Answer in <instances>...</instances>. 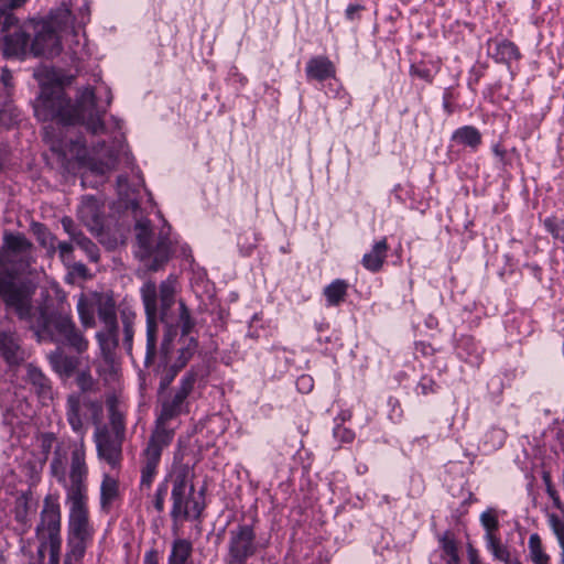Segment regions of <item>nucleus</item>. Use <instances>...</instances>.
<instances>
[{
    "instance_id": "obj_1",
    "label": "nucleus",
    "mask_w": 564,
    "mask_h": 564,
    "mask_svg": "<svg viewBox=\"0 0 564 564\" xmlns=\"http://www.w3.org/2000/svg\"><path fill=\"white\" fill-rule=\"evenodd\" d=\"M32 247L23 234L4 232L0 249V299L20 319L31 317L35 286L28 281H17L15 275L30 267Z\"/></svg>"
},
{
    "instance_id": "obj_2",
    "label": "nucleus",
    "mask_w": 564,
    "mask_h": 564,
    "mask_svg": "<svg viewBox=\"0 0 564 564\" xmlns=\"http://www.w3.org/2000/svg\"><path fill=\"white\" fill-rule=\"evenodd\" d=\"M33 108L35 117L41 121L56 120L63 128L84 124L93 134L105 131L102 116L106 110L97 107L95 91L90 86L78 90L75 102L62 87H43Z\"/></svg>"
},
{
    "instance_id": "obj_3",
    "label": "nucleus",
    "mask_w": 564,
    "mask_h": 564,
    "mask_svg": "<svg viewBox=\"0 0 564 564\" xmlns=\"http://www.w3.org/2000/svg\"><path fill=\"white\" fill-rule=\"evenodd\" d=\"M37 339L63 344L77 354H84L89 341L77 328L72 316L63 308L48 311L47 306H40L36 312H31V317L25 319Z\"/></svg>"
},
{
    "instance_id": "obj_4",
    "label": "nucleus",
    "mask_w": 564,
    "mask_h": 564,
    "mask_svg": "<svg viewBox=\"0 0 564 564\" xmlns=\"http://www.w3.org/2000/svg\"><path fill=\"white\" fill-rule=\"evenodd\" d=\"M171 227L162 226L156 232L147 218L137 219L134 235L137 241L135 257L149 271L161 270L171 259L173 241L170 238Z\"/></svg>"
},
{
    "instance_id": "obj_5",
    "label": "nucleus",
    "mask_w": 564,
    "mask_h": 564,
    "mask_svg": "<svg viewBox=\"0 0 564 564\" xmlns=\"http://www.w3.org/2000/svg\"><path fill=\"white\" fill-rule=\"evenodd\" d=\"M35 534L40 542L37 549L40 564H44L46 554H48L47 564H58L62 545L61 506L58 499L52 495L44 498Z\"/></svg>"
},
{
    "instance_id": "obj_6",
    "label": "nucleus",
    "mask_w": 564,
    "mask_h": 564,
    "mask_svg": "<svg viewBox=\"0 0 564 564\" xmlns=\"http://www.w3.org/2000/svg\"><path fill=\"white\" fill-rule=\"evenodd\" d=\"M172 500L171 517L174 521L180 519H198L204 506L194 497V486L188 485L187 473L178 471L172 477Z\"/></svg>"
},
{
    "instance_id": "obj_7",
    "label": "nucleus",
    "mask_w": 564,
    "mask_h": 564,
    "mask_svg": "<svg viewBox=\"0 0 564 564\" xmlns=\"http://www.w3.org/2000/svg\"><path fill=\"white\" fill-rule=\"evenodd\" d=\"M70 465L68 473L65 471V484H62L66 498L88 497V465L86 463V445L83 438L69 445Z\"/></svg>"
},
{
    "instance_id": "obj_8",
    "label": "nucleus",
    "mask_w": 564,
    "mask_h": 564,
    "mask_svg": "<svg viewBox=\"0 0 564 564\" xmlns=\"http://www.w3.org/2000/svg\"><path fill=\"white\" fill-rule=\"evenodd\" d=\"M44 140L50 145L52 152L58 155L63 165L72 160L80 163L86 161V141L82 135H72L68 129L65 135H62V132H56V128L53 124H48L44 127Z\"/></svg>"
},
{
    "instance_id": "obj_9",
    "label": "nucleus",
    "mask_w": 564,
    "mask_h": 564,
    "mask_svg": "<svg viewBox=\"0 0 564 564\" xmlns=\"http://www.w3.org/2000/svg\"><path fill=\"white\" fill-rule=\"evenodd\" d=\"M196 380L197 373L191 370L183 376L176 389L169 393L161 391V409L158 419L172 422L180 414L188 412L187 398L192 393Z\"/></svg>"
},
{
    "instance_id": "obj_10",
    "label": "nucleus",
    "mask_w": 564,
    "mask_h": 564,
    "mask_svg": "<svg viewBox=\"0 0 564 564\" xmlns=\"http://www.w3.org/2000/svg\"><path fill=\"white\" fill-rule=\"evenodd\" d=\"M258 550L256 533L248 524L238 525L229 532L227 564H246Z\"/></svg>"
},
{
    "instance_id": "obj_11",
    "label": "nucleus",
    "mask_w": 564,
    "mask_h": 564,
    "mask_svg": "<svg viewBox=\"0 0 564 564\" xmlns=\"http://www.w3.org/2000/svg\"><path fill=\"white\" fill-rule=\"evenodd\" d=\"M141 297L144 305L147 315V352L145 364L153 362L156 356V340H158V305H156V284L153 281L143 283L141 290Z\"/></svg>"
},
{
    "instance_id": "obj_12",
    "label": "nucleus",
    "mask_w": 564,
    "mask_h": 564,
    "mask_svg": "<svg viewBox=\"0 0 564 564\" xmlns=\"http://www.w3.org/2000/svg\"><path fill=\"white\" fill-rule=\"evenodd\" d=\"M90 411L94 415L101 411V404L82 393H70L66 399V420L73 432L84 440L87 432V414Z\"/></svg>"
},
{
    "instance_id": "obj_13",
    "label": "nucleus",
    "mask_w": 564,
    "mask_h": 564,
    "mask_svg": "<svg viewBox=\"0 0 564 564\" xmlns=\"http://www.w3.org/2000/svg\"><path fill=\"white\" fill-rule=\"evenodd\" d=\"M88 497H68V539L93 540L94 528L89 521Z\"/></svg>"
},
{
    "instance_id": "obj_14",
    "label": "nucleus",
    "mask_w": 564,
    "mask_h": 564,
    "mask_svg": "<svg viewBox=\"0 0 564 564\" xmlns=\"http://www.w3.org/2000/svg\"><path fill=\"white\" fill-rule=\"evenodd\" d=\"M123 440V436L110 433L108 426H98L94 433L98 458L106 462L113 469L119 468L122 462Z\"/></svg>"
},
{
    "instance_id": "obj_15",
    "label": "nucleus",
    "mask_w": 564,
    "mask_h": 564,
    "mask_svg": "<svg viewBox=\"0 0 564 564\" xmlns=\"http://www.w3.org/2000/svg\"><path fill=\"white\" fill-rule=\"evenodd\" d=\"M35 32L30 51L35 56L54 57L62 51V44L55 28L46 21H31Z\"/></svg>"
},
{
    "instance_id": "obj_16",
    "label": "nucleus",
    "mask_w": 564,
    "mask_h": 564,
    "mask_svg": "<svg viewBox=\"0 0 564 564\" xmlns=\"http://www.w3.org/2000/svg\"><path fill=\"white\" fill-rule=\"evenodd\" d=\"M176 288L177 279L174 275H169L156 286L158 313L160 319L167 325H172L174 321L172 308L176 303Z\"/></svg>"
},
{
    "instance_id": "obj_17",
    "label": "nucleus",
    "mask_w": 564,
    "mask_h": 564,
    "mask_svg": "<svg viewBox=\"0 0 564 564\" xmlns=\"http://www.w3.org/2000/svg\"><path fill=\"white\" fill-rule=\"evenodd\" d=\"M174 433L175 427L172 425V422L156 417L155 427L143 452L148 454L153 453L155 456L161 457L163 449L172 443Z\"/></svg>"
},
{
    "instance_id": "obj_18",
    "label": "nucleus",
    "mask_w": 564,
    "mask_h": 564,
    "mask_svg": "<svg viewBox=\"0 0 564 564\" xmlns=\"http://www.w3.org/2000/svg\"><path fill=\"white\" fill-rule=\"evenodd\" d=\"M78 219L95 235L102 228L101 206L94 197H85L77 209Z\"/></svg>"
},
{
    "instance_id": "obj_19",
    "label": "nucleus",
    "mask_w": 564,
    "mask_h": 564,
    "mask_svg": "<svg viewBox=\"0 0 564 564\" xmlns=\"http://www.w3.org/2000/svg\"><path fill=\"white\" fill-rule=\"evenodd\" d=\"M0 354L10 366L20 365L25 359L15 333L0 330Z\"/></svg>"
},
{
    "instance_id": "obj_20",
    "label": "nucleus",
    "mask_w": 564,
    "mask_h": 564,
    "mask_svg": "<svg viewBox=\"0 0 564 564\" xmlns=\"http://www.w3.org/2000/svg\"><path fill=\"white\" fill-rule=\"evenodd\" d=\"M96 339L104 361L112 367L116 349L119 346V326L104 327L96 333Z\"/></svg>"
},
{
    "instance_id": "obj_21",
    "label": "nucleus",
    "mask_w": 564,
    "mask_h": 564,
    "mask_svg": "<svg viewBox=\"0 0 564 564\" xmlns=\"http://www.w3.org/2000/svg\"><path fill=\"white\" fill-rule=\"evenodd\" d=\"M29 29H32L31 22L23 28H17L13 33L4 35V55L21 57L26 54L29 48Z\"/></svg>"
},
{
    "instance_id": "obj_22",
    "label": "nucleus",
    "mask_w": 564,
    "mask_h": 564,
    "mask_svg": "<svg viewBox=\"0 0 564 564\" xmlns=\"http://www.w3.org/2000/svg\"><path fill=\"white\" fill-rule=\"evenodd\" d=\"M25 380L32 384L39 398H41L43 401L51 400L52 387L50 379L46 378L42 370L33 364H28L25 366Z\"/></svg>"
},
{
    "instance_id": "obj_23",
    "label": "nucleus",
    "mask_w": 564,
    "mask_h": 564,
    "mask_svg": "<svg viewBox=\"0 0 564 564\" xmlns=\"http://www.w3.org/2000/svg\"><path fill=\"white\" fill-rule=\"evenodd\" d=\"M305 73L307 79L324 82L335 76V66L327 57L315 56L308 59Z\"/></svg>"
},
{
    "instance_id": "obj_24",
    "label": "nucleus",
    "mask_w": 564,
    "mask_h": 564,
    "mask_svg": "<svg viewBox=\"0 0 564 564\" xmlns=\"http://www.w3.org/2000/svg\"><path fill=\"white\" fill-rule=\"evenodd\" d=\"M96 311L99 321L104 327H115L118 325L116 302L110 294H99L96 297Z\"/></svg>"
},
{
    "instance_id": "obj_25",
    "label": "nucleus",
    "mask_w": 564,
    "mask_h": 564,
    "mask_svg": "<svg viewBox=\"0 0 564 564\" xmlns=\"http://www.w3.org/2000/svg\"><path fill=\"white\" fill-rule=\"evenodd\" d=\"M387 251L388 245L386 239L376 242L372 249L362 257V265L371 272L379 271L387 258Z\"/></svg>"
},
{
    "instance_id": "obj_26",
    "label": "nucleus",
    "mask_w": 564,
    "mask_h": 564,
    "mask_svg": "<svg viewBox=\"0 0 564 564\" xmlns=\"http://www.w3.org/2000/svg\"><path fill=\"white\" fill-rule=\"evenodd\" d=\"M192 555V542L187 539H176L172 543L167 564H193Z\"/></svg>"
},
{
    "instance_id": "obj_27",
    "label": "nucleus",
    "mask_w": 564,
    "mask_h": 564,
    "mask_svg": "<svg viewBox=\"0 0 564 564\" xmlns=\"http://www.w3.org/2000/svg\"><path fill=\"white\" fill-rule=\"evenodd\" d=\"M69 446L58 443L54 449L50 464L51 475L59 482L65 484V467Z\"/></svg>"
},
{
    "instance_id": "obj_28",
    "label": "nucleus",
    "mask_w": 564,
    "mask_h": 564,
    "mask_svg": "<svg viewBox=\"0 0 564 564\" xmlns=\"http://www.w3.org/2000/svg\"><path fill=\"white\" fill-rule=\"evenodd\" d=\"M161 457L155 456L153 453L148 454L145 452L142 453V467H141V488H150L154 476L156 475V469L159 466Z\"/></svg>"
},
{
    "instance_id": "obj_29",
    "label": "nucleus",
    "mask_w": 564,
    "mask_h": 564,
    "mask_svg": "<svg viewBox=\"0 0 564 564\" xmlns=\"http://www.w3.org/2000/svg\"><path fill=\"white\" fill-rule=\"evenodd\" d=\"M32 231L35 235L39 243L46 249L47 254L53 257L56 253V237L43 224L40 223L32 224Z\"/></svg>"
},
{
    "instance_id": "obj_30",
    "label": "nucleus",
    "mask_w": 564,
    "mask_h": 564,
    "mask_svg": "<svg viewBox=\"0 0 564 564\" xmlns=\"http://www.w3.org/2000/svg\"><path fill=\"white\" fill-rule=\"evenodd\" d=\"M120 319L123 330V345L127 351L130 354L132 350L134 336L135 313L129 308H123L120 311Z\"/></svg>"
},
{
    "instance_id": "obj_31",
    "label": "nucleus",
    "mask_w": 564,
    "mask_h": 564,
    "mask_svg": "<svg viewBox=\"0 0 564 564\" xmlns=\"http://www.w3.org/2000/svg\"><path fill=\"white\" fill-rule=\"evenodd\" d=\"M453 141L458 144L468 145L470 148H476L481 142L480 132L471 126H465L457 129L452 137Z\"/></svg>"
},
{
    "instance_id": "obj_32",
    "label": "nucleus",
    "mask_w": 564,
    "mask_h": 564,
    "mask_svg": "<svg viewBox=\"0 0 564 564\" xmlns=\"http://www.w3.org/2000/svg\"><path fill=\"white\" fill-rule=\"evenodd\" d=\"M50 361L57 372L67 377L70 376L77 367V360L74 357L66 356L59 350L50 355Z\"/></svg>"
},
{
    "instance_id": "obj_33",
    "label": "nucleus",
    "mask_w": 564,
    "mask_h": 564,
    "mask_svg": "<svg viewBox=\"0 0 564 564\" xmlns=\"http://www.w3.org/2000/svg\"><path fill=\"white\" fill-rule=\"evenodd\" d=\"M529 556L533 564H551V557L545 552L538 533H533L529 538Z\"/></svg>"
},
{
    "instance_id": "obj_34",
    "label": "nucleus",
    "mask_w": 564,
    "mask_h": 564,
    "mask_svg": "<svg viewBox=\"0 0 564 564\" xmlns=\"http://www.w3.org/2000/svg\"><path fill=\"white\" fill-rule=\"evenodd\" d=\"M118 496V481L110 475H104L100 486V505L102 509L109 508Z\"/></svg>"
},
{
    "instance_id": "obj_35",
    "label": "nucleus",
    "mask_w": 564,
    "mask_h": 564,
    "mask_svg": "<svg viewBox=\"0 0 564 564\" xmlns=\"http://www.w3.org/2000/svg\"><path fill=\"white\" fill-rule=\"evenodd\" d=\"M91 540H79V539H68L67 538V547L68 551L65 556V561L79 564L86 553L88 545Z\"/></svg>"
},
{
    "instance_id": "obj_36",
    "label": "nucleus",
    "mask_w": 564,
    "mask_h": 564,
    "mask_svg": "<svg viewBox=\"0 0 564 564\" xmlns=\"http://www.w3.org/2000/svg\"><path fill=\"white\" fill-rule=\"evenodd\" d=\"M77 313L80 323L85 328H91L95 326V308L85 295H80L77 301Z\"/></svg>"
},
{
    "instance_id": "obj_37",
    "label": "nucleus",
    "mask_w": 564,
    "mask_h": 564,
    "mask_svg": "<svg viewBox=\"0 0 564 564\" xmlns=\"http://www.w3.org/2000/svg\"><path fill=\"white\" fill-rule=\"evenodd\" d=\"M487 547L492 553L494 557L502 563L509 561L512 556L508 546L502 544L500 539L495 534H486L485 536Z\"/></svg>"
},
{
    "instance_id": "obj_38",
    "label": "nucleus",
    "mask_w": 564,
    "mask_h": 564,
    "mask_svg": "<svg viewBox=\"0 0 564 564\" xmlns=\"http://www.w3.org/2000/svg\"><path fill=\"white\" fill-rule=\"evenodd\" d=\"M348 284L341 280H336L327 285L324 295L329 305H337L347 293Z\"/></svg>"
},
{
    "instance_id": "obj_39",
    "label": "nucleus",
    "mask_w": 564,
    "mask_h": 564,
    "mask_svg": "<svg viewBox=\"0 0 564 564\" xmlns=\"http://www.w3.org/2000/svg\"><path fill=\"white\" fill-rule=\"evenodd\" d=\"M176 323L181 327L182 335H188L195 326V322L191 316V313L185 303L178 301V315L174 317L173 324Z\"/></svg>"
},
{
    "instance_id": "obj_40",
    "label": "nucleus",
    "mask_w": 564,
    "mask_h": 564,
    "mask_svg": "<svg viewBox=\"0 0 564 564\" xmlns=\"http://www.w3.org/2000/svg\"><path fill=\"white\" fill-rule=\"evenodd\" d=\"M547 522L561 547V564H564V519L555 513H550Z\"/></svg>"
},
{
    "instance_id": "obj_41",
    "label": "nucleus",
    "mask_w": 564,
    "mask_h": 564,
    "mask_svg": "<svg viewBox=\"0 0 564 564\" xmlns=\"http://www.w3.org/2000/svg\"><path fill=\"white\" fill-rule=\"evenodd\" d=\"M109 423H110V433L120 435L124 437L126 426L123 414L116 408L115 404L109 405Z\"/></svg>"
},
{
    "instance_id": "obj_42",
    "label": "nucleus",
    "mask_w": 564,
    "mask_h": 564,
    "mask_svg": "<svg viewBox=\"0 0 564 564\" xmlns=\"http://www.w3.org/2000/svg\"><path fill=\"white\" fill-rule=\"evenodd\" d=\"M72 21V13L70 10L66 6H62L57 8L55 11H52L50 14V21H47L50 24L53 25V28H65Z\"/></svg>"
},
{
    "instance_id": "obj_43",
    "label": "nucleus",
    "mask_w": 564,
    "mask_h": 564,
    "mask_svg": "<svg viewBox=\"0 0 564 564\" xmlns=\"http://www.w3.org/2000/svg\"><path fill=\"white\" fill-rule=\"evenodd\" d=\"M497 53L503 61L519 59L521 56L517 45L507 40L498 44Z\"/></svg>"
},
{
    "instance_id": "obj_44",
    "label": "nucleus",
    "mask_w": 564,
    "mask_h": 564,
    "mask_svg": "<svg viewBox=\"0 0 564 564\" xmlns=\"http://www.w3.org/2000/svg\"><path fill=\"white\" fill-rule=\"evenodd\" d=\"M76 384L80 389L82 394H84L85 392L94 391L96 386L94 378L87 370H80L77 372Z\"/></svg>"
},
{
    "instance_id": "obj_45",
    "label": "nucleus",
    "mask_w": 564,
    "mask_h": 564,
    "mask_svg": "<svg viewBox=\"0 0 564 564\" xmlns=\"http://www.w3.org/2000/svg\"><path fill=\"white\" fill-rule=\"evenodd\" d=\"M440 542L442 544L443 552L447 557L446 560H452V562H454L457 557H459L457 544L455 540L451 538L447 533H445L441 538Z\"/></svg>"
},
{
    "instance_id": "obj_46",
    "label": "nucleus",
    "mask_w": 564,
    "mask_h": 564,
    "mask_svg": "<svg viewBox=\"0 0 564 564\" xmlns=\"http://www.w3.org/2000/svg\"><path fill=\"white\" fill-rule=\"evenodd\" d=\"M544 226L554 238H564V220L550 217L544 220Z\"/></svg>"
},
{
    "instance_id": "obj_47",
    "label": "nucleus",
    "mask_w": 564,
    "mask_h": 564,
    "mask_svg": "<svg viewBox=\"0 0 564 564\" xmlns=\"http://www.w3.org/2000/svg\"><path fill=\"white\" fill-rule=\"evenodd\" d=\"M480 522L487 531L486 534H494V531L499 527L498 518L491 510L481 513Z\"/></svg>"
},
{
    "instance_id": "obj_48",
    "label": "nucleus",
    "mask_w": 564,
    "mask_h": 564,
    "mask_svg": "<svg viewBox=\"0 0 564 564\" xmlns=\"http://www.w3.org/2000/svg\"><path fill=\"white\" fill-rule=\"evenodd\" d=\"M169 485L167 480L161 482L155 491L153 505L158 512H163L164 510V500L167 495Z\"/></svg>"
},
{
    "instance_id": "obj_49",
    "label": "nucleus",
    "mask_w": 564,
    "mask_h": 564,
    "mask_svg": "<svg viewBox=\"0 0 564 564\" xmlns=\"http://www.w3.org/2000/svg\"><path fill=\"white\" fill-rule=\"evenodd\" d=\"M18 24V19L14 17L12 12L7 10H2L0 8V28L1 32H9L12 26Z\"/></svg>"
},
{
    "instance_id": "obj_50",
    "label": "nucleus",
    "mask_w": 564,
    "mask_h": 564,
    "mask_svg": "<svg viewBox=\"0 0 564 564\" xmlns=\"http://www.w3.org/2000/svg\"><path fill=\"white\" fill-rule=\"evenodd\" d=\"M56 252L63 262H69L73 259L74 246L72 242H56Z\"/></svg>"
},
{
    "instance_id": "obj_51",
    "label": "nucleus",
    "mask_w": 564,
    "mask_h": 564,
    "mask_svg": "<svg viewBox=\"0 0 564 564\" xmlns=\"http://www.w3.org/2000/svg\"><path fill=\"white\" fill-rule=\"evenodd\" d=\"M181 370V368H177L175 364H173L171 367H169L161 377L160 381V391H164L167 389V387L171 384V382L176 377L177 372Z\"/></svg>"
},
{
    "instance_id": "obj_52",
    "label": "nucleus",
    "mask_w": 564,
    "mask_h": 564,
    "mask_svg": "<svg viewBox=\"0 0 564 564\" xmlns=\"http://www.w3.org/2000/svg\"><path fill=\"white\" fill-rule=\"evenodd\" d=\"M79 248L87 254L88 259L93 262H97L99 260V249L90 239H87Z\"/></svg>"
},
{
    "instance_id": "obj_53",
    "label": "nucleus",
    "mask_w": 564,
    "mask_h": 564,
    "mask_svg": "<svg viewBox=\"0 0 564 564\" xmlns=\"http://www.w3.org/2000/svg\"><path fill=\"white\" fill-rule=\"evenodd\" d=\"M543 480H544L545 486H546V492L550 496V498L552 499L554 506L557 509H563V507H564L563 502L561 501L557 491L553 488L552 482H551V477H550V475L547 473H545L543 475Z\"/></svg>"
},
{
    "instance_id": "obj_54",
    "label": "nucleus",
    "mask_w": 564,
    "mask_h": 564,
    "mask_svg": "<svg viewBox=\"0 0 564 564\" xmlns=\"http://www.w3.org/2000/svg\"><path fill=\"white\" fill-rule=\"evenodd\" d=\"M56 437L53 433H45L42 435L41 437V447L45 454V456H47L48 452L51 451V448L53 447V444L55 442Z\"/></svg>"
},
{
    "instance_id": "obj_55",
    "label": "nucleus",
    "mask_w": 564,
    "mask_h": 564,
    "mask_svg": "<svg viewBox=\"0 0 564 564\" xmlns=\"http://www.w3.org/2000/svg\"><path fill=\"white\" fill-rule=\"evenodd\" d=\"M61 224H62L64 231L69 237L73 236L78 230V227L75 225L74 220L68 216L63 217L61 219Z\"/></svg>"
},
{
    "instance_id": "obj_56",
    "label": "nucleus",
    "mask_w": 564,
    "mask_h": 564,
    "mask_svg": "<svg viewBox=\"0 0 564 564\" xmlns=\"http://www.w3.org/2000/svg\"><path fill=\"white\" fill-rule=\"evenodd\" d=\"M296 384L300 391L310 392L311 389L313 388V380L310 376H301L297 379Z\"/></svg>"
},
{
    "instance_id": "obj_57",
    "label": "nucleus",
    "mask_w": 564,
    "mask_h": 564,
    "mask_svg": "<svg viewBox=\"0 0 564 564\" xmlns=\"http://www.w3.org/2000/svg\"><path fill=\"white\" fill-rule=\"evenodd\" d=\"M15 110L9 109V110H0V122L4 124H11L13 121L18 119V113L14 112Z\"/></svg>"
},
{
    "instance_id": "obj_58",
    "label": "nucleus",
    "mask_w": 564,
    "mask_h": 564,
    "mask_svg": "<svg viewBox=\"0 0 564 564\" xmlns=\"http://www.w3.org/2000/svg\"><path fill=\"white\" fill-rule=\"evenodd\" d=\"M193 355V350L187 347V348H184L180 351V357L178 359L175 361V365L177 366V368H183L187 361L191 359Z\"/></svg>"
},
{
    "instance_id": "obj_59",
    "label": "nucleus",
    "mask_w": 564,
    "mask_h": 564,
    "mask_svg": "<svg viewBox=\"0 0 564 564\" xmlns=\"http://www.w3.org/2000/svg\"><path fill=\"white\" fill-rule=\"evenodd\" d=\"M26 2V0H0V4L3 6L2 10L11 12V10L20 8Z\"/></svg>"
},
{
    "instance_id": "obj_60",
    "label": "nucleus",
    "mask_w": 564,
    "mask_h": 564,
    "mask_svg": "<svg viewBox=\"0 0 564 564\" xmlns=\"http://www.w3.org/2000/svg\"><path fill=\"white\" fill-rule=\"evenodd\" d=\"M410 72L412 75H415L426 82H431V73L426 68H420V67L412 65Z\"/></svg>"
},
{
    "instance_id": "obj_61",
    "label": "nucleus",
    "mask_w": 564,
    "mask_h": 564,
    "mask_svg": "<svg viewBox=\"0 0 564 564\" xmlns=\"http://www.w3.org/2000/svg\"><path fill=\"white\" fill-rule=\"evenodd\" d=\"M116 159L112 156H109L108 161L105 164H101L100 166H96L94 170L97 173L104 174L107 171H110L115 167Z\"/></svg>"
},
{
    "instance_id": "obj_62",
    "label": "nucleus",
    "mask_w": 564,
    "mask_h": 564,
    "mask_svg": "<svg viewBox=\"0 0 564 564\" xmlns=\"http://www.w3.org/2000/svg\"><path fill=\"white\" fill-rule=\"evenodd\" d=\"M433 384H434V383H433V381H432V380H425V379H423V380L419 383L417 389H420V390H421V393H422L423 395H426V394H429L430 392H433V391H434V390H433Z\"/></svg>"
},
{
    "instance_id": "obj_63",
    "label": "nucleus",
    "mask_w": 564,
    "mask_h": 564,
    "mask_svg": "<svg viewBox=\"0 0 564 564\" xmlns=\"http://www.w3.org/2000/svg\"><path fill=\"white\" fill-rule=\"evenodd\" d=\"M467 555L470 564H481L479 561L478 552L471 544H469L467 547Z\"/></svg>"
},
{
    "instance_id": "obj_64",
    "label": "nucleus",
    "mask_w": 564,
    "mask_h": 564,
    "mask_svg": "<svg viewBox=\"0 0 564 564\" xmlns=\"http://www.w3.org/2000/svg\"><path fill=\"white\" fill-rule=\"evenodd\" d=\"M143 564H160L158 554L154 550H151L145 553Z\"/></svg>"
}]
</instances>
